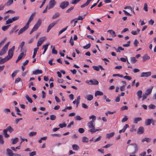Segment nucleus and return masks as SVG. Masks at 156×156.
<instances>
[{
    "label": "nucleus",
    "instance_id": "nucleus-5",
    "mask_svg": "<svg viewBox=\"0 0 156 156\" xmlns=\"http://www.w3.org/2000/svg\"><path fill=\"white\" fill-rule=\"evenodd\" d=\"M69 4V2L68 1L63 2L60 3L59 7L62 9H64L68 6Z\"/></svg>",
    "mask_w": 156,
    "mask_h": 156
},
{
    "label": "nucleus",
    "instance_id": "nucleus-25",
    "mask_svg": "<svg viewBox=\"0 0 156 156\" xmlns=\"http://www.w3.org/2000/svg\"><path fill=\"white\" fill-rule=\"evenodd\" d=\"M115 134L114 132H112L109 133H107L106 134V138H110L112 137Z\"/></svg>",
    "mask_w": 156,
    "mask_h": 156
},
{
    "label": "nucleus",
    "instance_id": "nucleus-59",
    "mask_svg": "<svg viewBox=\"0 0 156 156\" xmlns=\"http://www.w3.org/2000/svg\"><path fill=\"white\" fill-rule=\"evenodd\" d=\"M148 107H149V108L150 109H154L155 108L156 106L152 104H151Z\"/></svg>",
    "mask_w": 156,
    "mask_h": 156
},
{
    "label": "nucleus",
    "instance_id": "nucleus-50",
    "mask_svg": "<svg viewBox=\"0 0 156 156\" xmlns=\"http://www.w3.org/2000/svg\"><path fill=\"white\" fill-rule=\"evenodd\" d=\"M131 60L132 62L133 63H134L137 61V60L136 59L135 57H131Z\"/></svg>",
    "mask_w": 156,
    "mask_h": 156
},
{
    "label": "nucleus",
    "instance_id": "nucleus-2",
    "mask_svg": "<svg viewBox=\"0 0 156 156\" xmlns=\"http://www.w3.org/2000/svg\"><path fill=\"white\" fill-rule=\"evenodd\" d=\"M8 131L10 133H11L14 131V130L10 126H8L6 129H4L3 131V133L5 137L6 138L8 137L9 136V135L7 134V132Z\"/></svg>",
    "mask_w": 156,
    "mask_h": 156
},
{
    "label": "nucleus",
    "instance_id": "nucleus-33",
    "mask_svg": "<svg viewBox=\"0 0 156 156\" xmlns=\"http://www.w3.org/2000/svg\"><path fill=\"white\" fill-rule=\"evenodd\" d=\"M103 94V92L99 90L97 91L95 93V96L97 95H102Z\"/></svg>",
    "mask_w": 156,
    "mask_h": 156
},
{
    "label": "nucleus",
    "instance_id": "nucleus-42",
    "mask_svg": "<svg viewBox=\"0 0 156 156\" xmlns=\"http://www.w3.org/2000/svg\"><path fill=\"white\" fill-rule=\"evenodd\" d=\"M59 16V13H56L53 16L52 18L53 19H54L58 17Z\"/></svg>",
    "mask_w": 156,
    "mask_h": 156
},
{
    "label": "nucleus",
    "instance_id": "nucleus-27",
    "mask_svg": "<svg viewBox=\"0 0 156 156\" xmlns=\"http://www.w3.org/2000/svg\"><path fill=\"white\" fill-rule=\"evenodd\" d=\"M143 61H145L147 60H149L150 59V57L147 54H145L143 56Z\"/></svg>",
    "mask_w": 156,
    "mask_h": 156
},
{
    "label": "nucleus",
    "instance_id": "nucleus-49",
    "mask_svg": "<svg viewBox=\"0 0 156 156\" xmlns=\"http://www.w3.org/2000/svg\"><path fill=\"white\" fill-rule=\"evenodd\" d=\"M85 16V15H84L83 16H80L78 18H76L75 19L77 20H82L84 18Z\"/></svg>",
    "mask_w": 156,
    "mask_h": 156
},
{
    "label": "nucleus",
    "instance_id": "nucleus-10",
    "mask_svg": "<svg viewBox=\"0 0 156 156\" xmlns=\"http://www.w3.org/2000/svg\"><path fill=\"white\" fill-rule=\"evenodd\" d=\"M151 75V73L150 72H143L141 73L140 75V77H147L150 76Z\"/></svg>",
    "mask_w": 156,
    "mask_h": 156
},
{
    "label": "nucleus",
    "instance_id": "nucleus-17",
    "mask_svg": "<svg viewBox=\"0 0 156 156\" xmlns=\"http://www.w3.org/2000/svg\"><path fill=\"white\" fill-rule=\"evenodd\" d=\"M27 28L24 26L23 28H21L19 31L18 32V34L20 35L21 34L23 33V32H24L25 30H26Z\"/></svg>",
    "mask_w": 156,
    "mask_h": 156
},
{
    "label": "nucleus",
    "instance_id": "nucleus-26",
    "mask_svg": "<svg viewBox=\"0 0 156 156\" xmlns=\"http://www.w3.org/2000/svg\"><path fill=\"white\" fill-rule=\"evenodd\" d=\"M25 98L29 103H31L33 102L32 99L29 97L28 95L26 94L25 96Z\"/></svg>",
    "mask_w": 156,
    "mask_h": 156
},
{
    "label": "nucleus",
    "instance_id": "nucleus-53",
    "mask_svg": "<svg viewBox=\"0 0 156 156\" xmlns=\"http://www.w3.org/2000/svg\"><path fill=\"white\" fill-rule=\"evenodd\" d=\"M19 17L18 16H14L12 18V22L16 21L19 19Z\"/></svg>",
    "mask_w": 156,
    "mask_h": 156
},
{
    "label": "nucleus",
    "instance_id": "nucleus-6",
    "mask_svg": "<svg viewBox=\"0 0 156 156\" xmlns=\"http://www.w3.org/2000/svg\"><path fill=\"white\" fill-rule=\"evenodd\" d=\"M86 82L89 85H97L99 83L97 80H87L86 81Z\"/></svg>",
    "mask_w": 156,
    "mask_h": 156
},
{
    "label": "nucleus",
    "instance_id": "nucleus-11",
    "mask_svg": "<svg viewBox=\"0 0 156 156\" xmlns=\"http://www.w3.org/2000/svg\"><path fill=\"white\" fill-rule=\"evenodd\" d=\"M95 120H93L88 123V126L89 128H92L91 129H94L95 128L94 126V122Z\"/></svg>",
    "mask_w": 156,
    "mask_h": 156
},
{
    "label": "nucleus",
    "instance_id": "nucleus-28",
    "mask_svg": "<svg viewBox=\"0 0 156 156\" xmlns=\"http://www.w3.org/2000/svg\"><path fill=\"white\" fill-rule=\"evenodd\" d=\"M15 110L17 114L20 116H22V114L20 113V111L19 109L17 107H15Z\"/></svg>",
    "mask_w": 156,
    "mask_h": 156
},
{
    "label": "nucleus",
    "instance_id": "nucleus-13",
    "mask_svg": "<svg viewBox=\"0 0 156 156\" xmlns=\"http://www.w3.org/2000/svg\"><path fill=\"white\" fill-rule=\"evenodd\" d=\"M80 96H79L77 97V100H75V101H73V103L74 104H76V107H77L80 101Z\"/></svg>",
    "mask_w": 156,
    "mask_h": 156
},
{
    "label": "nucleus",
    "instance_id": "nucleus-55",
    "mask_svg": "<svg viewBox=\"0 0 156 156\" xmlns=\"http://www.w3.org/2000/svg\"><path fill=\"white\" fill-rule=\"evenodd\" d=\"M92 67L93 68V69L95 70L99 71L100 70L99 66H92Z\"/></svg>",
    "mask_w": 156,
    "mask_h": 156
},
{
    "label": "nucleus",
    "instance_id": "nucleus-44",
    "mask_svg": "<svg viewBox=\"0 0 156 156\" xmlns=\"http://www.w3.org/2000/svg\"><path fill=\"white\" fill-rule=\"evenodd\" d=\"M6 39V38H5L4 39L0 42V48L2 47V46L4 44L5 41Z\"/></svg>",
    "mask_w": 156,
    "mask_h": 156
},
{
    "label": "nucleus",
    "instance_id": "nucleus-38",
    "mask_svg": "<svg viewBox=\"0 0 156 156\" xmlns=\"http://www.w3.org/2000/svg\"><path fill=\"white\" fill-rule=\"evenodd\" d=\"M13 2V0H9L5 4L7 6L10 5Z\"/></svg>",
    "mask_w": 156,
    "mask_h": 156
},
{
    "label": "nucleus",
    "instance_id": "nucleus-18",
    "mask_svg": "<svg viewBox=\"0 0 156 156\" xmlns=\"http://www.w3.org/2000/svg\"><path fill=\"white\" fill-rule=\"evenodd\" d=\"M142 120V119L140 117L135 118L134 119V121L133 122L134 123L136 124L138 122Z\"/></svg>",
    "mask_w": 156,
    "mask_h": 156
},
{
    "label": "nucleus",
    "instance_id": "nucleus-35",
    "mask_svg": "<svg viewBox=\"0 0 156 156\" xmlns=\"http://www.w3.org/2000/svg\"><path fill=\"white\" fill-rule=\"evenodd\" d=\"M12 144H16L17 142L18 141L19 139L18 138L16 137L14 139H12Z\"/></svg>",
    "mask_w": 156,
    "mask_h": 156
},
{
    "label": "nucleus",
    "instance_id": "nucleus-57",
    "mask_svg": "<svg viewBox=\"0 0 156 156\" xmlns=\"http://www.w3.org/2000/svg\"><path fill=\"white\" fill-rule=\"evenodd\" d=\"M37 132H31L29 133V136H32L34 135H35L36 134Z\"/></svg>",
    "mask_w": 156,
    "mask_h": 156
},
{
    "label": "nucleus",
    "instance_id": "nucleus-60",
    "mask_svg": "<svg viewBox=\"0 0 156 156\" xmlns=\"http://www.w3.org/2000/svg\"><path fill=\"white\" fill-rule=\"evenodd\" d=\"M18 72V70H16L15 71H14L13 72V73L12 74V76L13 78L16 76Z\"/></svg>",
    "mask_w": 156,
    "mask_h": 156
},
{
    "label": "nucleus",
    "instance_id": "nucleus-15",
    "mask_svg": "<svg viewBox=\"0 0 156 156\" xmlns=\"http://www.w3.org/2000/svg\"><path fill=\"white\" fill-rule=\"evenodd\" d=\"M142 91L141 90H139L137 91L136 94L138 97L139 100L142 97Z\"/></svg>",
    "mask_w": 156,
    "mask_h": 156
},
{
    "label": "nucleus",
    "instance_id": "nucleus-52",
    "mask_svg": "<svg viewBox=\"0 0 156 156\" xmlns=\"http://www.w3.org/2000/svg\"><path fill=\"white\" fill-rule=\"evenodd\" d=\"M75 119L76 120H81L82 119V118H81L79 115H76L75 117Z\"/></svg>",
    "mask_w": 156,
    "mask_h": 156
},
{
    "label": "nucleus",
    "instance_id": "nucleus-8",
    "mask_svg": "<svg viewBox=\"0 0 156 156\" xmlns=\"http://www.w3.org/2000/svg\"><path fill=\"white\" fill-rule=\"evenodd\" d=\"M56 3V2L55 0H50L49 3V6L48 9L53 8L55 5Z\"/></svg>",
    "mask_w": 156,
    "mask_h": 156
},
{
    "label": "nucleus",
    "instance_id": "nucleus-54",
    "mask_svg": "<svg viewBox=\"0 0 156 156\" xmlns=\"http://www.w3.org/2000/svg\"><path fill=\"white\" fill-rule=\"evenodd\" d=\"M56 118V116L54 115H51L50 116V119L51 120H55Z\"/></svg>",
    "mask_w": 156,
    "mask_h": 156
},
{
    "label": "nucleus",
    "instance_id": "nucleus-14",
    "mask_svg": "<svg viewBox=\"0 0 156 156\" xmlns=\"http://www.w3.org/2000/svg\"><path fill=\"white\" fill-rule=\"evenodd\" d=\"M144 128L142 126H140L138 129L137 131V133L140 134H142L144 132Z\"/></svg>",
    "mask_w": 156,
    "mask_h": 156
},
{
    "label": "nucleus",
    "instance_id": "nucleus-45",
    "mask_svg": "<svg viewBox=\"0 0 156 156\" xmlns=\"http://www.w3.org/2000/svg\"><path fill=\"white\" fill-rule=\"evenodd\" d=\"M128 120V118H127V116L126 115H125L124 116V117L122 120L121 122H123L126 121Z\"/></svg>",
    "mask_w": 156,
    "mask_h": 156
},
{
    "label": "nucleus",
    "instance_id": "nucleus-9",
    "mask_svg": "<svg viewBox=\"0 0 156 156\" xmlns=\"http://www.w3.org/2000/svg\"><path fill=\"white\" fill-rule=\"evenodd\" d=\"M58 22V21H56L51 23L48 27L47 32H48L51 28L53 27Z\"/></svg>",
    "mask_w": 156,
    "mask_h": 156
},
{
    "label": "nucleus",
    "instance_id": "nucleus-12",
    "mask_svg": "<svg viewBox=\"0 0 156 156\" xmlns=\"http://www.w3.org/2000/svg\"><path fill=\"white\" fill-rule=\"evenodd\" d=\"M25 55L24 54L23 52H22L18 56L17 59L16 61V62L17 63L19 60H21L23 57L25 56Z\"/></svg>",
    "mask_w": 156,
    "mask_h": 156
},
{
    "label": "nucleus",
    "instance_id": "nucleus-3",
    "mask_svg": "<svg viewBox=\"0 0 156 156\" xmlns=\"http://www.w3.org/2000/svg\"><path fill=\"white\" fill-rule=\"evenodd\" d=\"M15 49V46H13L10 49L8 52V55L6 56H8L9 59L12 58L13 55V52Z\"/></svg>",
    "mask_w": 156,
    "mask_h": 156
},
{
    "label": "nucleus",
    "instance_id": "nucleus-19",
    "mask_svg": "<svg viewBox=\"0 0 156 156\" xmlns=\"http://www.w3.org/2000/svg\"><path fill=\"white\" fill-rule=\"evenodd\" d=\"M42 73V71L41 70L37 69L33 71V74L34 75H37Z\"/></svg>",
    "mask_w": 156,
    "mask_h": 156
},
{
    "label": "nucleus",
    "instance_id": "nucleus-20",
    "mask_svg": "<svg viewBox=\"0 0 156 156\" xmlns=\"http://www.w3.org/2000/svg\"><path fill=\"white\" fill-rule=\"evenodd\" d=\"M49 44H50L49 43H48V44H46L44 45H43V46H42L43 48H44V50L43 53V54H44V53H45L47 49L48 48V46L49 45Z\"/></svg>",
    "mask_w": 156,
    "mask_h": 156
},
{
    "label": "nucleus",
    "instance_id": "nucleus-51",
    "mask_svg": "<svg viewBox=\"0 0 156 156\" xmlns=\"http://www.w3.org/2000/svg\"><path fill=\"white\" fill-rule=\"evenodd\" d=\"M66 124L65 123H63L62 124H60L59 125V126L60 128H62L64 127H66Z\"/></svg>",
    "mask_w": 156,
    "mask_h": 156
},
{
    "label": "nucleus",
    "instance_id": "nucleus-36",
    "mask_svg": "<svg viewBox=\"0 0 156 156\" xmlns=\"http://www.w3.org/2000/svg\"><path fill=\"white\" fill-rule=\"evenodd\" d=\"M10 26L11 25H9L6 26H3L2 27V29L3 31H5L7 30Z\"/></svg>",
    "mask_w": 156,
    "mask_h": 156
},
{
    "label": "nucleus",
    "instance_id": "nucleus-21",
    "mask_svg": "<svg viewBox=\"0 0 156 156\" xmlns=\"http://www.w3.org/2000/svg\"><path fill=\"white\" fill-rule=\"evenodd\" d=\"M153 87H152L151 88L147 89L145 93L147 95H148L150 94L152 92Z\"/></svg>",
    "mask_w": 156,
    "mask_h": 156
},
{
    "label": "nucleus",
    "instance_id": "nucleus-41",
    "mask_svg": "<svg viewBox=\"0 0 156 156\" xmlns=\"http://www.w3.org/2000/svg\"><path fill=\"white\" fill-rule=\"evenodd\" d=\"M82 141L83 142L87 143L88 142V139L86 136H84L82 138Z\"/></svg>",
    "mask_w": 156,
    "mask_h": 156
},
{
    "label": "nucleus",
    "instance_id": "nucleus-7",
    "mask_svg": "<svg viewBox=\"0 0 156 156\" xmlns=\"http://www.w3.org/2000/svg\"><path fill=\"white\" fill-rule=\"evenodd\" d=\"M46 38L45 37H43L40 38L39 40L38 41L37 43V47L40 46L43 43V42L46 40Z\"/></svg>",
    "mask_w": 156,
    "mask_h": 156
},
{
    "label": "nucleus",
    "instance_id": "nucleus-1",
    "mask_svg": "<svg viewBox=\"0 0 156 156\" xmlns=\"http://www.w3.org/2000/svg\"><path fill=\"white\" fill-rule=\"evenodd\" d=\"M10 42V41H9L0 50V56H2L6 53L8 50V47Z\"/></svg>",
    "mask_w": 156,
    "mask_h": 156
},
{
    "label": "nucleus",
    "instance_id": "nucleus-4",
    "mask_svg": "<svg viewBox=\"0 0 156 156\" xmlns=\"http://www.w3.org/2000/svg\"><path fill=\"white\" fill-rule=\"evenodd\" d=\"M130 145L132 146L131 147V151H133V149H134V152L132 153V154H135L138 151V147L137 145L135 143H134L131 144Z\"/></svg>",
    "mask_w": 156,
    "mask_h": 156
},
{
    "label": "nucleus",
    "instance_id": "nucleus-48",
    "mask_svg": "<svg viewBox=\"0 0 156 156\" xmlns=\"http://www.w3.org/2000/svg\"><path fill=\"white\" fill-rule=\"evenodd\" d=\"M90 3L87 1L84 4L81 5L80 7L81 8H84L85 7L87 6Z\"/></svg>",
    "mask_w": 156,
    "mask_h": 156
},
{
    "label": "nucleus",
    "instance_id": "nucleus-39",
    "mask_svg": "<svg viewBox=\"0 0 156 156\" xmlns=\"http://www.w3.org/2000/svg\"><path fill=\"white\" fill-rule=\"evenodd\" d=\"M101 130V129H95V128H94V129H90L89 131V132H90L92 133H94V132H95L96 131H98L99 130Z\"/></svg>",
    "mask_w": 156,
    "mask_h": 156
},
{
    "label": "nucleus",
    "instance_id": "nucleus-31",
    "mask_svg": "<svg viewBox=\"0 0 156 156\" xmlns=\"http://www.w3.org/2000/svg\"><path fill=\"white\" fill-rule=\"evenodd\" d=\"M72 148L73 150L77 151L79 149V147L76 144H73L72 145Z\"/></svg>",
    "mask_w": 156,
    "mask_h": 156
},
{
    "label": "nucleus",
    "instance_id": "nucleus-61",
    "mask_svg": "<svg viewBox=\"0 0 156 156\" xmlns=\"http://www.w3.org/2000/svg\"><path fill=\"white\" fill-rule=\"evenodd\" d=\"M90 45H91L90 44V43H89L87 45H86L85 46H84L83 47V48H84L85 49H88L90 47Z\"/></svg>",
    "mask_w": 156,
    "mask_h": 156
},
{
    "label": "nucleus",
    "instance_id": "nucleus-40",
    "mask_svg": "<svg viewBox=\"0 0 156 156\" xmlns=\"http://www.w3.org/2000/svg\"><path fill=\"white\" fill-rule=\"evenodd\" d=\"M35 14H36V12H34L31 14V16L30 17L28 20H29L30 21H30H31L33 19L34 17V16Z\"/></svg>",
    "mask_w": 156,
    "mask_h": 156
},
{
    "label": "nucleus",
    "instance_id": "nucleus-37",
    "mask_svg": "<svg viewBox=\"0 0 156 156\" xmlns=\"http://www.w3.org/2000/svg\"><path fill=\"white\" fill-rule=\"evenodd\" d=\"M68 26H67L66 27H65V28H63L58 33V35H60L62 33H63V32L65 31V30H66L67 28H68Z\"/></svg>",
    "mask_w": 156,
    "mask_h": 156
},
{
    "label": "nucleus",
    "instance_id": "nucleus-23",
    "mask_svg": "<svg viewBox=\"0 0 156 156\" xmlns=\"http://www.w3.org/2000/svg\"><path fill=\"white\" fill-rule=\"evenodd\" d=\"M152 122V119H147L145 122V124L146 126L150 125Z\"/></svg>",
    "mask_w": 156,
    "mask_h": 156
},
{
    "label": "nucleus",
    "instance_id": "nucleus-24",
    "mask_svg": "<svg viewBox=\"0 0 156 156\" xmlns=\"http://www.w3.org/2000/svg\"><path fill=\"white\" fill-rule=\"evenodd\" d=\"M108 32L110 33L113 37L116 36L115 32L113 30H109L108 31Z\"/></svg>",
    "mask_w": 156,
    "mask_h": 156
},
{
    "label": "nucleus",
    "instance_id": "nucleus-29",
    "mask_svg": "<svg viewBox=\"0 0 156 156\" xmlns=\"http://www.w3.org/2000/svg\"><path fill=\"white\" fill-rule=\"evenodd\" d=\"M41 19L39 18L38 19L37 21V23L35 24V25L39 27L40 26L41 24Z\"/></svg>",
    "mask_w": 156,
    "mask_h": 156
},
{
    "label": "nucleus",
    "instance_id": "nucleus-32",
    "mask_svg": "<svg viewBox=\"0 0 156 156\" xmlns=\"http://www.w3.org/2000/svg\"><path fill=\"white\" fill-rule=\"evenodd\" d=\"M38 49L39 48L38 47L34 49V53L32 56L33 58H35Z\"/></svg>",
    "mask_w": 156,
    "mask_h": 156
},
{
    "label": "nucleus",
    "instance_id": "nucleus-34",
    "mask_svg": "<svg viewBox=\"0 0 156 156\" xmlns=\"http://www.w3.org/2000/svg\"><path fill=\"white\" fill-rule=\"evenodd\" d=\"M151 138H145L143 139L142 140V142H144V141H146L147 143L150 142Z\"/></svg>",
    "mask_w": 156,
    "mask_h": 156
},
{
    "label": "nucleus",
    "instance_id": "nucleus-62",
    "mask_svg": "<svg viewBox=\"0 0 156 156\" xmlns=\"http://www.w3.org/2000/svg\"><path fill=\"white\" fill-rule=\"evenodd\" d=\"M135 127L134 126H132V128L130 130V131L131 132L136 131V130Z\"/></svg>",
    "mask_w": 156,
    "mask_h": 156
},
{
    "label": "nucleus",
    "instance_id": "nucleus-22",
    "mask_svg": "<svg viewBox=\"0 0 156 156\" xmlns=\"http://www.w3.org/2000/svg\"><path fill=\"white\" fill-rule=\"evenodd\" d=\"M39 27H38L36 26V25H35L33 27V28H32V30L30 31V34H31L34 31L37 30Z\"/></svg>",
    "mask_w": 156,
    "mask_h": 156
},
{
    "label": "nucleus",
    "instance_id": "nucleus-46",
    "mask_svg": "<svg viewBox=\"0 0 156 156\" xmlns=\"http://www.w3.org/2000/svg\"><path fill=\"white\" fill-rule=\"evenodd\" d=\"M2 135H0V144H2L4 143V141Z\"/></svg>",
    "mask_w": 156,
    "mask_h": 156
},
{
    "label": "nucleus",
    "instance_id": "nucleus-63",
    "mask_svg": "<svg viewBox=\"0 0 156 156\" xmlns=\"http://www.w3.org/2000/svg\"><path fill=\"white\" fill-rule=\"evenodd\" d=\"M78 132L81 133H83L84 132V129L83 128H80L78 129Z\"/></svg>",
    "mask_w": 156,
    "mask_h": 156
},
{
    "label": "nucleus",
    "instance_id": "nucleus-30",
    "mask_svg": "<svg viewBox=\"0 0 156 156\" xmlns=\"http://www.w3.org/2000/svg\"><path fill=\"white\" fill-rule=\"evenodd\" d=\"M7 154L9 156H12L13 154V152L10 149L8 148L6 149Z\"/></svg>",
    "mask_w": 156,
    "mask_h": 156
},
{
    "label": "nucleus",
    "instance_id": "nucleus-43",
    "mask_svg": "<svg viewBox=\"0 0 156 156\" xmlns=\"http://www.w3.org/2000/svg\"><path fill=\"white\" fill-rule=\"evenodd\" d=\"M52 54H57V51L55 49V46H53L52 50Z\"/></svg>",
    "mask_w": 156,
    "mask_h": 156
},
{
    "label": "nucleus",
    "instance_id": "nucleus-58",
    "mask_svg": "<svg viewBox=\"0 0 156 156\" xmlns=\"http://www.w3.org/2000/svg\"><path fill=\"white\" fill-rule=\"evenodd\" d=\"M25 44V42L24 41H22L20 43V47L21 48V51H22L23 50V46Z\"/></svg>",
    "mask_w": 156,
    "mask_h": 156
},
{
    "label": "nucleus",
    "instance_id": "nucleus-64",
    "mask_svg": "<svg viewBox=\"0 0 156 156\" xmlns=\"http://www.w3.org/2000/svg\"><path fill=\"white\" fill-rule=\"evenodd\" d=\"M139 43V41L137 39H135L134 42V44L135 46L137 47V44Z\"/></svg>",
    "mask_w": 156,
    "mask_h": 156
},
{
    "label": "nucleus",
    "instance_id": "nucleus-16",
    "mask_svg": "<svg viewBox=\"0 0 156 156\" xmlns=\"http://www.w3.org/2000/svg\"><path fill=\"white\" fill-rule=\"evenodd\" d=\"M85 98L87 99L88 101H91L93 99V95L91 94H88L86 95V96L85 97Z\"/></svg>",
    "mask_w": 156,
    "mask_h": 156
},
{
    "label": "nucleus",
    "instance_id": "nucleus-47",
    "mask_svg": "<svg viewBox=\"0 0 156 156\" xmlns=\"http://www.w3.org/2000/svg\"><path fill=\"white\" fill-rule=\"evenodd\" d=\"M90 3L87 1L84 4L81 5L80 7L81 8H84L85 7L87 6Z\"/></svg>",
    "mask_w": 156,
    "mask_h": 156
},
{
    "label": "nucleus",
    "instance_id": "nucleus-56",
    "mask_svg": "<svg viewBox=\"0 0 156 156\" xmlns=\"http://www.w3.org/2000/svg\"><path fill=\"white\" fill-rule=\"evenodd\" d=\"M12 19H9L6 21V24H8L12 22Z\"/></svg>",
    "mask_w": 156,
    "mask_h": 156
}]
</instances>
